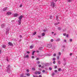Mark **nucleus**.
<instances>
[{
	"label": "nucleus",
	"mask_w": 77,
	"mask_h": 77,
	"mask_svg": "<svg viewBox=\"0 0 77 77\" xmlns=\"http://www.w3.org/2000/svg\"><path fill=\"white\" fill-rule=\"evenodd\" d=\"M53 41H54L53 39H51V40L50 41H51V42H53Z\"/></svg>",
	"instance_id": "c756f323"
},
{
	"label": "nucleus",
	"mask_w": 77,
	"mask_h": 77,
	"mask_svg": "<svg viewBox=\"0 0 77 77\" xmlns=\"http://www.w3.org/2000/svg\"><path fill=\"white\" fill-rule=\"evenodd\" d=\"M23 76H24V74L22 73L20 75V77H23Z\"/></svg>",
	"instance_id": "dca6fc26"
},
{
	"label": "nucleus",
	"mask_w": 77,
	"mask_h": 77,
	"mask_svg": "<svg viewBox=\"0 0 77 77\" xmlns=\"http://www.w3.org/2000/svg\"><path fill=\"white\" fill-rule=\"evenodd\" d=\"M56 41H60V38H58L56 40Z\"/></svg>",
	"instance_id": "ddd939ff"
},
{
	"label": "nucleus",
	"mask_w": 77,
	"mask_h": 77,
	"mask_svg": "<svg viewBox=\"0 0 77 77\" xmlns=\"http://www.w3.org/2000/svg\"><path fill=\"white\" fill-rule=\"evenodd\" d=\"M52 34H53V33H54V32H52Z\"/></svg>",
	"instance_id": "69168bd1"
},
{
	"label": "nucleus",
	"mask_w": 77,
	"mask_h": 77,
	"mask_svg": "<svg viewBox=\"0 0 77 77\" xmlns=\"http://www.w3.org/2000/svg\"><path fill=\"white\" fill-rule=\"evenodd\" d=\"M38 66H39V67H41V65H39Z\"/></svg>",
	"instance_id": "680f3d73"
},
{
	"label": "nucleus",
	"mask_w": 77,
	"mask_h": 77,
	"mask_svg": "<svg viewBox=\"0 0 77 77\" xmlns=\"http://www.w3.org/2000/svg\"><path fill=\"white\" fill-rule=\"evenodd\" d=\"M56 60V59L54 58L53 59V60Z\"/></svg>",
	"instance_id": "a18cd8bd"
},
{
	"label": "nucleus",
	"mask_w": 77,
	"mask_h": 77,
	"mask_svg": "<svg viewBox=\"0 0 77 77\" xmlns=\"http://www.w3.org/2000/svg\"><path fill=\"white\" fill-rule=\"evenodd\" d=\"M57 59H58V60H59V56H57Z\"/></svg>",
	"instance_id": "e433bc0d"
},
{
	"label": "nucleus",
	"mask_w": 77,
	"mask_h": 77,
	"mask_svg": "<svg viewBox=\"0 0 77 77\" xmlns=\"http://www.w3.org/2000/svg\"><path fill=\"white\" fill-rule=\"evenodd\" d=\"M36 60H39V58H37L36 59Z\"/></svg>",
	"instance_id": "7c9ffc66"
},
{
	"label": "nucleus",
	"mask_w": 77,
	"mask_h": 77,
	"mask_svg": "<svg viewBox=\"0 0 77 77\" xmlns=\"http://www.w3.org/2000/svg\"><path fill=\"white\" fill-rule=\"evenodd\" d=\"M42 36H44L45 35V34L44 32H43V33H42Z\"/></svg>",
	"instance_id": "f8f14e48"
},
{
	"label": "nucleus",
	"mask_w": 77,
	"mask_h": 77,
	"mask_svg": "<svg viewBox=\"0 0 77 77\" xmlns=\"http://www.w3.org/2000/svg\"><path fill=\"white\" fill-rule=\"evenodd\" d=\"M57 68V66H55V69H56V68Z\"/></svg>",
	"instance_id": "864d4df0"
},
{
	"label": "nucleus",
	"mask_w": 77,
	"mask_h": 77,
	"mask_svg": "<svg viewBox=\"0 0 77 77\" xmlns=\"http://www.w3.org/2000/svg\"><path fill=\"white\" fill-rule=\"evenodd\" d=\"M63 35L64 36H66V33L63 34Z\"/></svg>",
	"instance_id": "3c124183"
},
{
	"label": "nucleus",
	"mask_w": 77,
	"mask_h": 77,
	"mask_svg": "<svg viewBox=\"0 0 77 77\" xmlns=\"http://www.w3.org/2000/svg\"><path fill=\"white\" fill-rule=\"evenodd\" d=\"M63 61H65V59L64 58L63 59Z\"/></svg>",
	"instance_id": "052dcab7"
},
{
	"label": "nucleus",
	"mask_w": 77,
	"mask_h": 77,
	"mask_svg": "<svg viewBox=\"0 0 77 77\" xmlns=\"http://www.w3.org/2000/svg\"><path fill=\"white\" fill-rule=\"evenodd\" d=\"M38 64L40 63V62L39 61L38 62Z\"/></svg>",
	"instance_id": "4d7b16f0"
},
{
	"label": "nucleus",
	"mask_w": 77,
	"mask_h": 77,
	"mask_svg": "<svg viewBox=\"0 0 77 77\" xmlns=\"http://www.w3.org/2000/svg\"><path fill=\"white\" fill-rule=\"evenodd\" d=\"M5 27V24L3 23V24L1 25V27L2 28H4Z\"/></svg>",
	"instance_id": "423d86ee"
},
{
	"label": "nucleus",
	"mask_w": 77,
	"mask_h": 77,
	"mask_svg": "<svg viewBox=\"0 0 77 77\" xmlns=\"http://www.w3.org/2000/svg\"><path fill=\"white\" fill-rule=\"evenodd\" d=\"M51 46H52L51 44H48L47 45V47L48 48H51Z\"/></svg>",
	"instance_id": "39448f33"
},
{
	"label": "nucleus",
	"mask_w": 77,
	"mask_h": 77,
	"mask_svg": "<svg viewBox=\"0 0 77 77\" xmlns=\"http://www.w3.org/2000/svg\"><path fill=\"white\" fill-rule=\"evenodd\" d=\"M54 35H56V33H54Z\"/></svg>",
	"instance_id": "338daca9"
},
{
	"label": "nucleus",
	"mask_w": 77,
	"mask_h": 77,
	"mask_svg": "<svg viewBox=\"0 0 77 77\" xmlns=\"http://www.w3.org/2000/svg\"><path fill=\"white\" fill-rule=\"evenodd\" d=\"M33 77H37V75H33Z\"/></svg>",
	"instance_id": "c03bdc74"
},
{
	"label": "nucleus",
	"mask_w": 77,
	"mask_h": 77,
	"mask_svg": "<svg viewBox=\"0 0 77 77\" xmlns=\"http://www.w3.org/2000/svg\"><path fill=\"white\" fill-rule=\"evenodd\" d=\"M72 54L71 53H70V56H71V55H72Z\"/></svg>",
	"instance_id": "6e6d98bb"
},
{
	"label": "nucleus",
	"mask_w": 77,
	"mask_h": 77,
	"mask_svg": "<svg viewBox=\"0 0 77 77\" xmlns=\"http://www.w3.org/2000/svg\"><path fill=\"white\" fill-rule=\"evenodd\" d=\"M60 23H59V22H58L57 23H55L54 24V25H55V26H57V25L58 24H59Z\"/></svg>",
	"instance_id": "2eb2a0df"
},
{
	"label": "nucleus",
	"mask_w": 77,
	"mask_h": 77,
	"mask_svg": "<svg viewBox=\"0 0 77 77\" xmlns=\"http://www.w3.org/2000/svg\"><path fill=\"white\" fill-rule=\"evenodd\" d=\"M58 63L59 64H60V63H61L60 61H58Z\"/></svg>",
	"instance_id": "b1692460"
},
{
	"label": "nucleus",
	"mask_w": 77,
	"mask_h": 77,
	"mask_svg": "<svg viewBox=\"0 0 77 77\" xmlns=\"http://www.w3.org/2000/svg\"><path fill=\"white\" fill-rule=\"evenodd\" d=\"M25 57L26 58H28V57H29V55H27L25 57Z\"/></svg>",
	"instance_id": "aec40b11"
},
{
	"label": "nucleus",
	"mask_w": 77,
	"mask_h": 77,
	"mask_svg": "<svg viewBox=\"0 0 77 77\" xmlns=\"http://www.w3.org/2000/svg\"><path fill=\"white\" fill-rule=\"evenodd\" d=\"M42 72H45V70H43Z\"/></svg>",
	"instance_id": "5fc2aeb1"
},
{
	"label": "nucleus",
	"mask_w": 77,
	"mask_h": 77,
	"mask_svg": "<svg viewBox=\"0 0 77 77\" xmlns=\"http://www.w3.org/2000/svg\"><path fill=\"white\" fill-rule=\"evenodd\" d=\"M7 9H8V7H5V8L3 9V11H6V10H7Z\"/></svg>",
	"instance_id": "6e6552de"
},
{
	"label": "nucleus",
	"mask_w": 77,
	"mask_h": 77,
	"mask_svg": "<svg viewBox=\"0 0 77 77\" xmlns=\"http://www.w3.org/2000/svg\"><path fill=\"white\" fill-rule=\"evenodd\" d=\"M2 53V50H0V54H1Z\"/></svg>",
	"instance_id": "13d9d810"
},
{
	"label": "nucleus",
	"mask_w": 77,
	"mask_h": 77,
	"mask_svg": "<svg viewBox=\"0 0 77 77\" xmlns=\"http://www.w3.org/2000/svg\"><path fill=\"white\" fill-rule=\"evenodd\" d=\"M9 29H7V31H6V34H8L9 33Z\"/></svg>",
	"instance_id": "0eeeda50"
},
{
	"label": "nucleus",
	"mask_w": 77,
	"mask_h": 77,
	"mask_svg": "<svg viewBox=\"0 0 77 77\" xmlns=\"http://www.w3.org/2000/svg\"><path fill=\"white\" fill-rule=\"evenodd\" d=\"M32 69H33V70H34V71H35V69L34 68H32Z\"/></svg>",
	"instance_id": "603ef678"
},
{
	"label": "nucleus",
	"mask_w": 77,
	"mask_h": 77,
	"mask_svg": "<svg viewBox=\"0 0 77 77\" xmlns=\"http://www.w3.org/2000/svg\"><path fill=\"white\" fill-rule=\"evenodd\" d=\"M8 46H14V45L11 42H8Z\"/></svg>",
	"instance_id": "20e7f679"
},
{
	"label": "nucleus",
	"mask_w": 77,
	"mask_h": 77,
	"mask_svg": "<svg viewBox=\"0 0 77 77\" xmlns=\"http://www.w3.org/2000/svg\"><path fill=\"white\" fill-rule=\"evenodd\" d=\"M52 17H53V16H50V19H52Z\"/></svg>",
	"instance_id": "bb28decb"
},
{
	"label": "nucleus",
	"mask_w": 77,
	"mask_h": 77,
	"mask_svg": "<svg viewBox=\"0 0 77 77\" xmlns=\"http://www.w3.org/2000/svg\"><path fill=\"white\" fill-rule=\"evenodd\" d=\"M55 72H57V70H54Z\"/></svg>",
	"instance_id": "c9c22d12"
},
{
	"label": "nucleus",
	"mask_w": 77,
	"mask_h": 77,
	"mask_svg": "<svg viewBox=\"0 0 77 77\" xmlns=\"http://www.w3.org/2000/svg\"><path fill=\"white\" fill-rule=\"evenodd\" d=\"M61 70V69L60 68H59V69H58V71H60Z\"/></svg>",
	"instance_id": "ea45409f"
},
{
	"label": "nucleus",
	"mask_w": 77,
	"mask_h": 77,
	"mask_svg": "<svg viewBox=\"0 0 77 77\" xmlns=\"http://www.w3.org/2000/svg\"><path fill=\"white\" fill-rule=\"evenodd\" d=\"M2 48H6V46L5 45H3L2 46Z\"/></svg>",
	"instance_id": "9d476101"
},
{
	"label": "nucleus",
	"mask_w": 77,
	"mask_h": 77,
	"mask_svg": "<svg viewBox=\"0 0 77 77\" xmlns=\"http://www.w3.org/2000/svg\"><path fill=\"white\" fill-rule=\"evenodd\" d=\"M57 1V0H54V2H56V1Z\"/></svg>",
	"instance_id": "0e129e2a"
},
{
	"label": "nucleus",
	"mask_w": 77,
	"mask_h": 77,
	"mask_svg": "<svg viewBox=\"0 0 77 77\" xmlns=\"http://www.w3.org/2000/svg\"><path fill=\"white\" fill-rule=\"evenodd\" d=\"M39 77H42V76L41 75H39Z\"/></svg>",
	"instance_id": "bf43d9fd"
},
{
	"label": "nucleus",
	"mask_w": 77,
	"mask_h": 77,
	"mask_svg": "<svg viewBox=\"0 0 77 77\" xmlns=\"http://www.w3.org/2000/svg\"><path fill=\"white\" fill-rule=\"evenodd\" d=\"M56 20L57 21H59V19H58V16H56Z\"/></svg>",
	"instance_id": "6ab92c4d"
},
{
	"label": "nucleus",
	"mask_w": 77,
	"mask_h": 77,
	"mask_svg": "<svg viewBox=\"0 0 77 77\" xmlns=\"http://www.w3.org/2000/svg\"><path fill=\"white\" fill-rule=\"evenodd\" d=\"M55 74V73L54 72H53L52 74V76H54V75Z\"/></svg>",
	"instance_id": "412c9836"
},
{
	"label": "nucleus",
	"mask_w": 77,
	"mask_h": 77,
	"mask_svg": "<svg viewBox=\"0 0 77 77\" xmlns=\"http://www.w3.org/2000/svg\"><path fill=\"white\" fill-rule=\"evenodd\" d=\"M26 71L27 72H29V69H27L26 70Z\"/></svg>",
	"instance_id": "4c0bfd02"
},
{
	"label": "nucleus",
	"mask_w": 77,
	"mask_h": 77,
	"mask_svg": "<svg viewBox=\"0 0 77 77\" xmlns=\"http://www.w3.org/2000/svg\"><path fill=\"white\" fill-rule=\"evenodd\" d=\"M56 56V53L54 54H53V56L54 57Z\"/></svg>",
	"instance_id": "c85d7f7f"
},
{
	"label": "nucleus",
	"mask_w": 77,
	"mask_h": 77,
	"mask_svg": "<svg viewBox=\"0 0 77 77\" xmlns=\"http://www.w3.org/2000/svg\"><path fill=\"white\" fill-rule=\"evenodd\" d=\"M38 74H41V72H38Z\"/></svg>",
	"instance_id": "58836bf2"
},
{
	"label": "nucleus",
	"mask_w": 77,
	"mask_h": 77,
	"mask_svg": "<svg viewBox=\"0 0 77 77\" xmlns=\"http://www.w3.org/2000/svg\"><path fill=\"white\" fill-rule=\"evenodd\" d=\"M58 55L59 56H60V55H61V53H60V52H59Z\"/></svg>",
	"instance_id": "a878e982"
},
{
	"label": "nucleus",
	"mask_w": 77,
	"mask_h": 77,
	"mask_svg": "<svg viewBox=\"0 0 77 77\" xmlns=\"http://www.w3.org/2000/svg\"><path fill=\"white\" fill-rule=\"evenodd\" d=\"M58 29L59 30H61V28L60 27H59L58 28Z\"/></svg>",
	"instance_id": "cd10ccee"
},
{
	"label": "nucleus",
	"mask_w": 77,
	"mask_h": 77,
	"mask_svg": "<svg viewBox=\"0 0 77 77\" xmlns=\"http://www.w3.org/2000/svg\"><path fill=\"white\" fill-rule=\"evenodd\" d=\"M18 15V14H15L14 15V17H17Z\"/></svg>",
	"instance_id": "1a4fd4ad"
},
{
	"label": "nucleus",
	"mask_w": 77,
	"mask_h": 77,
	"mask_svg": "<svg viewBox=\"0 0 77 77\" xmlns=\"http://www.w3.org/2000/svg\"><path fill=\"white\" fill-rule=\"evenodd\" d=\"M23 17V16L21 15L18 17L19 20H18V25H21V20H22V18Z\"/></svg>",
	"instance_id": "f257e3e1"
},
{
	"label": "nucleus",
	"mask_w": 77,
	"mask_h": 77,
	"mask_svg": "<svg viewBox=\"0 0 77 77\" xmlns=\"http://www.w3.org/2000/svg\"><path fill=\"white\" fill-rule=\"evenodd\" d=\"M44 32H46V30L44 29L43 30Z\"/></svg>",
	"instance_id": "e2e57ef3"
},
{
	"label": "nucleus",
	"mask_w": 77,
	"mask_h": 77,
	"mask_svg": "<svg viewBox=\"0 0 77 77\" xmlns=\"http://www.w3.org/2000/svg\"><path fill=\"white\" fill-rule=\"evenodd\" d=\"M38 38H41V36L38 35Z\"/></svg>",
	"instance_id": "a19ab883"
},
{
	"label": "nucleus",
	"mask_w": 77,
	"mask_h": 77,
	"mask_svg": "<svg viewBox=\"0 0 77 77\" xmlns=\"http://www.w3.org/2000/svg\"><path fill=\"white\" fill-rule=\"evenodd\" d=\"M42 49V47H40L39 48V50H41Z\"/></svg>",
	"instance_id": "393cba45"
},
{
	"label": "nucleus",
	"mask_w": 77,
	"mask_h": 77,
	"mask_svg": "<svg viewBox=\"0 0 77 77\" xmlns=\"http://www.w3.org/2000/svg\"><path fill=\"white\" fill-rule=\"evenodd\" d=\"M35 74H36V75H37V74H38V72H35Z\"/></svg>",
	"instance_id": "4be33fe9"
},
{
	"label": "nucleus",
	"mask_w": 77,
	"mask_h": 77,
	"mask_svg": "<svg viewBox=\"0 0 77 77\" xmlns=\"http://www.w3.org/2000/svg\"><path fill=\"white\" fill-rule=\"evenodd\" d=\"M36 34V32H35L33 33V35H35Z\"/></svg>",
	"instance_id": "5701e85b"
},
{
	"label": "nucleus",
	"mask_w": 77,
	"mask_h": 77,
	"mask_svg": "<svg viewBox=\"0 0 77 77\" xmlns=\"http://www.w3.org/2000/svg\"><path fill=\"white\" fill-rule=\"evenodd\" d=\"M33 48V45H32L30 46V48L31 49H32V48Z\"/></svg>",
	"instance_id": "4468645a"
},
{
	"label": "nucleus",
	"mask_w": 77,
	"mask_h": 77,
	"mask_svg": "<svg viewBox=\"0 0 77 77\" xmlns=\"http://www.w3.org/2000/svg\"><path fill=\"white\" fill-rule=\"evenodd\" d=\"M49 70H52V68H51V67H49Z\"/></svg>",
	"instance_id": "473e14b6"
},
{
	"label": "nucleus",
	"mask_w": 77,
	"mask_h": 77,
	"mask_svg": "<svg viewBox=\"0 0 77 77\" xmlns=\"http://www.w3.org/2000/svg\"><path fill=\"white\" fill-rule=\"evenodd\" d=\"M19 37H20V38H22V35H20Z\"/></svg>",
	"instance_id": "de8ad7c7"
},
{
	"label": "nucleus",
	"mask_w": 77,
	"mask_h": 77,
	"mask_svg": "<svg viewBox=\"0 0 77 77\" xmlns=\"http://www.w3.org/2000/svg\"><path fill=\"white\" fill-rule=\"evenodd\" d=\"M64 42H66V40H64Z\"/></svg>",
	"instance_id": "774afa93"
},
{
	"label": "nucleus",
	"mask_w": 77,
	"mask_h": 77,
	"mask_svg": "<svg viewBox=\"0 0 77 77\" xmlns=\"http://www.w3.org/2000/svg\"><path fill=\"white\" fill-rule=\"evenodd\" d=\"M22 6H23V5H22V4H21L20 6V7L21 8V7H22Z\"/></svg>",
	"instance_id": "37998d69"
},
{
	"label": "nucleus",
	"mask_w": 77,
	"mask_h": 77,
	"mask_svg": "<svg viewBox=\"0 0 77 77\" xmlns=\"http://www.w3.org/2000/svg\"><path fill=\"white\" fill-rule=\"evenodd\" d=\"M27 53H28V54H29V53H30V52H29V51H27Z\"/></svg>",
	"instance_id": "8fccbe9b"
},
{
	"label": "nucleus",
	"mask_w": 77,
	"mask_h": 77,
	"mask_svg": "<svg viewBox=\"0 0 77 77\" xmlns=\"http://www.w3.org/2000/svg\"><path fill=\"white\" fill-rule=\"evenodd\" d=\"M66 62H65L64 63H63V65L65 66L66 65Z\"/></svg>",
	"instance_id": "2f4dec72"
},
{
	"label": "nucleus",
	"mask_w": 77,
	"mask_h": 77,
	"mask_svg": "<svg viewBox=\"0 0 77 77\" xmlns=\"http://www.w3.org/2000/svg\"><path fill=\"white\" fill-rule=\"evenodd\" d=\"M27 76H30V75L29 73L27 74Z\"/></svg>",
	"instance_id": "f704fd0d"
},
{
	"label": "nucleus",
	"mask_w": 77,
	"mask_h": 77,
	"mask_svg": "<svg viewBox=\"0 0 77 77\" xmlns=\"http://www.w3.org/2000/svg\"><path fill=\"white\" fill-rule=\"evenodd\" d=\"M32 59H34L35 58V57H34L33 56H32Z\"/></svg>",
	"instance_id": "49530a36"
},
{
	"label": "nucleus",
	"mask_w": 77,
	"mask_h": 77,
	"mask_svg": "<svg viewBox=\"0 0 77 77\" xmlns=\"http://www.w3.org/2000/svg\"><path fill=\"white\" fill-rule=\"evenodd\" d=\"M6 71L8 73L11 72V70L10 69V65H8V66L7 67Z\"/></svg>",
	"instance_id": "f03ea898"
},
{
	"label": "nucleus",
	"mask_w": 77,
	"mask_h": 77,
	"mask_svg": "<svg viewBox=\"0 0 77 77\" xmlns=\"http://www.w3.org/2000/svg\"><path fill=\"white\" fill-rule=\"evenodd\" d=\"M68 36H69L68 34H67L66 35V36L67 38H68Z\"/></svg>",
	"instance_id": "09e8293b"
},
{
	"label": "nucleus",
	"mask_w": 77,
	"mask_h": 77,
	"mask_svg": "<svg viewBox=\"0 0 77 77\" xmlns=\"http://www.w3.org/2000/svg\"><path fill=\"white\" fill-rule=\"evenodd\" d=\"M72 39H70V42H72Z\"/></svg>",
	"instance_id": "79ce46f5"
},
{
	"label": "nucleus",
	"mask_w": 77,
	"mask_h": 77,
	"mask_svg": "<svg viewBox=\"0 0 77 77\" xmlns=\"http://www.w3.org/2000/svg\"><path fill=\"white\" fill-rule=\"evenodd\" d=\"M67 2H72V0H68L67 1Z\"/></svg>",
	"instance_id": "a211bd4d"
},
{
	"label": "nucleus",
	"mask_w": 77,
	"mask_h": 77,
	"mask_svg": "<svg viewBox=\"0 0 77 77\" xmlns=\"http://www.w3.org/2000/svg\"><path fill=\"white\" fill-rule=\"evenodd\" d=\"M11 12H8L7 13V14H8V15H11Z\"/></svg>",
	"instance_id": "9b49d317"
},
{
	"label": "nucleus",
	"mask_w": 77,
	"mask_h": 77,
	"mask_svg": "<svg viewBox=\"0 0 77 77\" xmlns=\"http://www.w3.org/2000/svg\"><path fill=\"white\" fill-rule=\"evenodd\" d=\"M35 53V51H33L32 53V56H33V55H34V53Z\"/></svg>",
	"instance_id": "f3484780"
},
{
	"label": "nucleus",
	"mask_w": 77,
	"mask_h": 77,
	"mask_svg": "<svg viewBox=\"0 0 77 77\" xmlns=\"http://www.w3.org/2000/svg\"><path fill=\"white\" fill-rule=\"evenodd\" d=\"M53 63H54V64H55V63H56V61H54Z\"/></svg>",
	"instance_id": "72a5a7b5"
},
{
	"label": "nucleus",
	"mask_w": 77,
	"mask_h": 77,
	"mask_svg": "<svg viewBox=\"0 0 77 77\" xmlns=\"http://www.w3.org/2000/svg\"><path fill=\"white\" fill-rule=\"evenodd\" d=\"M51 6L52 8H54L55 7V3H54V2H51Z\"/></svg>",
	"instance_id": "7ed1b4c3"
}]
</instances>
